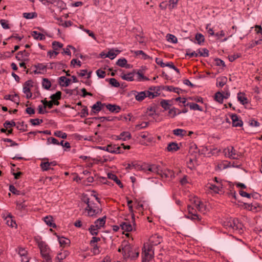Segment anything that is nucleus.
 I'll return each instance as SVG.
<instances>
[{"label":"nucleus","instance_id":"f257e3e1","mask_svg":"<svg viewBox=\"0 0 262 262\" xmlns=\"http://www.w3.org/2000/svg\"><path fill=\"white\" fill-rule=\"evenodd\" d=\"M38 247L40 249V253L42 256L48 261L49 262L52 259L51 255V250L48 245L43 241H40L38 243Z\"/></svg>","mask_w":262,"mask_h":262},{"label":"nucleus","instance_id":"f03ea898","mask_svg":"<svg viewBox=\"0 0 262 262\" xmlns=\"http://www.w3.org/2000/svg\"><path fill=\"white\" fill-rule=\"evenodd\" d=\"M223 225L229 230H238L241 228V224H240L238 220L235 219L230 218L226 221H224Z\"/></svg>","mask_w":262,"mask_h":262},{"label":"nucleus","instance_id":"7ed1b4c3","mask_svg":"<svg viewBox=\"0 0 262 262\" xmlns=\"http://www.w3.org/2000/svg\"><path fill=\"white\" fill-rule=\"evenodd\" d=\"M85 211L88 212V216L93 217L100 214L102 210L93 201H91L90 204L85 208Z\"/></svg>","mask_w":262,"mask_h":262},{"label":"nucleus","instance_id":"20e7f679","mask_svg":"<svg viewBox=\"0 0 262 262\" xmlns=\"http://www.w3.org/2000/svg\"><path fill=\"white\" fill-rule=\"evenodd\" d=\"M226 157L232 159H238L242 156L241 152L235 150L233 146L228 147L224 150Z\"/></svg>","mask_w":262,"mask_h":262},{"label":"nucleus","instance_id":"39448f33","mask_svg":"<svg viewBox=\"0 0 262 262\" xmlns=\"http://www.w3.org/2000/svg\"><path fill=\"white\" fill-rule=\"evenodd\" d=\"M144 250L143 251V259L142 262H148L153 257L154 254L152 247L148 245L147 247L144 246Z\"/></svg>","mask_w":262,"mask_h":262},{"label":"nucleus","instance_id":"423d86ee","mask_svg":"<svg viewBox=\"0 0 262 262\" xmlns=\"http://www.w3.org/2000/svg\"><path fill=\"white\" fill-rule=\"evenodd\" d=\"M123 256L125 258H130L134 254L133 249L127 242L124 241L121 244Z\"/></svg>","mask_w":262,"mask_h":262},{"label":"nucleus","instance_id":"0eeeda50","mask_svg":"<svg viewBox=\"0 0 262 262\" xmlns=\"http://www.w3.org/2000/svg\"><path fill=\"white\" fill-rule=\"evenodd\" d=\"M187 210L188 211V214L187 218L191 219L193 221L198 220V221H201V218L199 215L196 213V209L193 206L192 207L190 205H188Z\"/></svg>","mask_w":262,"mask_h":262},{"label":"nucleus","instance_id":"6e6552de","mask_svg":"<svg viewBox=\"0 0 262 262\" xmlns=\"http://www.w3.org/2000/svg\"><path fill=\"white\" fill-rule=\"evenodd\" d=\"M33 86V82L32 80L26 81L23 85V92L26 94V98L29 99L31 98L32 94L30 91V88Z\"/></svg>","mask_w":262,"mask_h":262},{"label":"nucleus","instance_id":"1a4fd4ad","mask_svg":"<svg viewBox=\"0 0 262 262\" xmlns=\"http://www.w3.org/2000/svg\"><path fill=\"white\" fill-rule=\"evenodd\" d=\"M106 151L116 154L123 153L122 147L117 145H108L106 146Z\"/></svg>","mask_w":262,"mask_h":262},{"label":"nucleus","instance_id":"9d476101","mask_svg":"<svg viewBox=\"0 0 262 262\" xmlns=\"http://www.w3.org/2000/svg\"><path fill=\"white\" fill-rule=\"evenodd\" d=\"M147 169L149 171L157 173V174L161 175V177H163V174H162L163 170L161 169L159 165L155 164L150 165L148 166Z\"/></svg>","mask_w":262,"mask_h":262},{"label":"nucleus","instance_id":"9b49d317","mask_svg":"<svg viewBox=\"0 0 262 262\" xmlns=\"http://www.w3.org/2000/svg\"><path fill=\"white\" fill-rule=\"evenodd\" d=\"M232 126L234 127H241L242 126L243 123L242 120L239 119L238 116L236 114H232L231 116Z\"/></svg>","mask_w":262,"mask_h":262},{"label":"nucleus","instance_id":"f8f14e48","mask_svg":"<svg viewBox=\"0 0 262 262\" xmlns=\"http://www.w3.org/2000/svg\"><path fill=\"white\" fill-rule=\"evenodd\" d=\"M121 229L124 231L130 232L133 229L132 225L129 222L126 221L125 222H122L120 225Z\"/></svg>","mask_w":262,"mask_h":262},{"label":"nucleus","instance_id":"ddd939ff","mask_svg":"<svg viewBox=\"0 0 262 262\" xmlns=\"http://www.w3.org/2000/svg\"><path fill=\"white\" fill-rule=\"evenodd\" d=\"M103 105L104 104L100 101H97L92 106V111L91 113V115H93V113H98L100 112L102 110V107Z\"/></svg>","mask_w":262,"mask_h":262},{"label":"nucleus","instance_id":"4468645a","mask_svg":"<svg viewBox=\"0 0 262 262\" xmlns=\"http://www.w3.org/2000/svg\"><path fill=\"white\" fill-rule=\"evenodd\" d=\"M237 100L243 105L247 104L249 102L247 98L245 96V94L239 92L237 94Z\"/></svg>","mask_w":262,"mask_h":262},{"label":"nucleus","instance_id":"2eb2a0df","mask_svg":"<svg viewBox=\"0 0 262 262\" xmlns=\"http://www.w3.org/2000/svg\"><path fill=\"white\" fill-rule=\"evenodd\" d=\"M106 222V216H103L102 218H99L96 220L94 222V225L97 228L99 229L103 227Z\"/></svg>","mask_w":262,"mask_h":262},{"label":"nucleus","instance_id":"dca6fc26","mask_svg":"<svg viewBox=\"0 0 262 262\" xmlns=\"http://www.w3.org/2000/svg\"><path fill=\"white\" fill-rule=\"evenodd\" d=\"M149 242L152 245H158L161 242V238L158 235L155 234L150 237L149 239Z\"/></svg>","mask_w":262,"mask_h":262},{"label":"nucleus","instance_id":"f3484780","mask_svg":"<svg viewBox=\"0 0 262 262\" xmlns=\"http://www.w3.org/2000/svg\"><path fill=\"white\" fill-rule=\"evenodd\" d=\"M121 78L128 81H133L134 80V73L130 72L127 74L122 73L120 75Z\"/></svg>","mask_w":262,"mask_h":262},{"label":"nucleus","instance_id":"a211bd4d","mask_svg":"<svg viewBox=\"0 0 262 262\" xmlns=\"http://www.w3.org/2000/svg\"><path fill=\"white\" fill-rule=\"evenodd\" d=\"M29 56V53L26 51L25 50H24L23 51H19L17 54V55L16 56V58L18 60H20V58L24 57V58L22 59L23 60H28L27 58Z\"/></svg>","mask_w":262,"mask_h":262},{"label":"nucleus","instance_id":"6ab92c4d","mask_svg":"<svg viewBox=\"0 0 262 262\" xmlns=\"http://www.w3.org/2000/svg\"><path fill=\"white\" fill-rule=\"evenodd\" d=\"M107 177L108 179L114 180L120 187L122 188L123 187V184L116 174L112 173H108Z\"/></svg>","mask_w":262,"mask_h":262},{"label":"nucleus","instance_id":"aec40b11","mask_svg":"<svg viewBox=\"0 0 262 262\" xmlns=\"http://www.w3.org/2000/svg\"><path fill=\"white\" fill-rule=\"evenodd\" d=\"M116 64L120 67H124L127 69L130 68V65L127 64V60L125 58H121L118 60Z\"/></svg>","mask_w":262,"mask_h":262},{"label":"nucleus","instance_id":"412c9836","mask_svg":"<svg viewBox=\"0 0 262 262\" xmlns=\"http://www.w3.org/2000/svg\"><path fill=\"white\" fill-rule=\"evenodd\" d=\"M179 148L180 147L176 142H171L169 143L167 147V150L170 152H175L179 149Z\"/></svg>","mask_w":262,"mask_h":262},{"label":"nucleus","instance_id":"4be33fe9","mask_svg":"<svg viewBox=\"0 0 262 262\" xmlns=\"http://www.w3.org/2000/svg\"><path fill=\"white\" fill-rule=\"evenodd\" d=\"M134 94L135 99L138 101H142L146 98V94L144 91H142L140 92L134 91Z\"/></svg>","mask_w":262,"mask_h":262},{"label":"nucleus","instance_id":"5701e85b","mask_svg":"<svg viewBox=\"0 0 262 262\" xmlns=\"http://www.w3.org/2000/svg\"><path fill=\"white\" fill-rule=\"evenodd\" d=\"M207 188L209 189L213 190L215 193H219L221 189L222 188V184H219L217 186L214 184L209 183L207 185Z\"/></svg>","mask_w":262,"mask_h":262},{"label":"nucleus","instance_id":"b1692460","mask_svg":"<svg viewBox=\"0 0 262 262\" xmlns=\"http://www.w3.org/2000/svg\"><path fill=\"white\" fill-rule=\"evenodd\" d=\"M59 84L62 86H68L69 85L71 80L64 76H61L59 78Z\"/></svg>","mask_w":262,"mask_h":262},{"label":"nucleus","instance_id":"393cba45","mask_svg":"<svg viewBox=\"0 0 262 262\" xmlns=\"http://www.w3.org/2000/svg\"><path fill=\"white\" fill-rule=\"evenodd\" d=\"M106 107L107 110L112 113H118L121 110L119 106L114 104H108L106 105Z\"/></svg>","mask_w":262,"mask_h":262},{"label":"nucleus","instance_id":"a878e982","mask_svg":"<svg viewBox=\"0 0 262 262\" xmlns=\"http://www.w3.org/2000/svg\"><path fill=\"white\" fill-rule=\"evenodd\" d=\"M45 222L50 227L56 228V224L53 223V217L51 216H47L44 217Z\"/></svg>","mask_w":262,"mask_h":262},{"label":"nucleus","instance_id":"bb28decb","mask_svg":"<svg viewBox=\"0 0 262 262\" xmlns=\"http://www.w3.org/2000/svg\"><path fill=\"white\" fill-rule=\"evenodd\" d=\"M32 36L35 39L37 40H42L45 39V36L43 34L36 31H34L32 32Z\"/></svg>","mask_w":262,"mask_h":262},{"label":"nucleus","instance_id":"cd10ccee","mask_svg":"<svg viewBox=\"0 0 262 262\" xmlns=\"http://www.w3.org/2000/svg\"><path fill=\"white\" fill-rule=\"evenodd\" d=\"M185 106H189L191 110L203 111L202 108L196 103L188 102Z\"/></svg>","mask_w":262,"mask_h":262},{"label":"nucleus","instance_id":"c85d7f7f","mask_svg":"<svg viewBox=\"0 0 262 262\" xmlns=\"http://www.w3.org/2000/svg\"><path fill=\"white\" fill-rule=\"evenodd\" d=\"M173 134L177 136L183 137L186 135L187 132L183 129H176L173 130Z\"/></svg>","mask_w":262,"mask_h":262},{"label":"nucleus","instance_id":"c756f323","mask_svg":"<svg viewBox=\"0 0 262 262\" xmlns=\"http://www.w3.org/2000/svg\"><path fill=\"white\" fill-rule=\"evenodd\" d=\"M69 255V252L67 251H64L62 252L59 253L57 257L56 258L59 260L61 261L65 259Z\"/></svg>","mask_w":262,"mask_h":262},{"label":"nucleus","instance_id":"7c9ffc66","mask_svg":"<svg viewBox=\"0 0 262 262\" xmlns=\"http://www.w3.org/2000/svg\"><path fill=\"white\" fill-rule=\"evenodd\" d=\"M131 138L130 134L128 132H122L119 136V139H122L123 140H127Z\"/></svg>","mask_w":262,"mask_h":262},{"label":"nucleus","instance_id":"2f4dec72","mask_svg":"<svg viewBox=\"0 0 262 262\" xmlns=\"http://www.w3.org/2000/svg\"><path fill=\"white\" fill-rule=\"evenodd\" d=\"M27 205L25 204V201L19 202H18L16 203V209L19 210H25L27 209Z\"/></svg>","mask_w":262,"mask_h":262},{"label":"nucleus","instance_id":"473e14b6","mask_svg":"<svg viewBox=\"0 0 262 262\" xmlns=\"http://www.w3.org/2000/svg\"><path fill=\"white\" fill-rule=\"evenodd\" d=\"M135 54L137 56L142 55V58L143 59H152L150 56L146 54L142 50H138L135 51Z\"/></svg>","mask_w":262,"mask_h":262},{"label":"nucleus","instance_id":"72a5a7b5","mask_svg":"<svg viewBox=\"0 0 262 262\" xmlns=\"http://www.w3.org/2000/svg\"><path fill=\"white\" fill-rule=\"evenodd\" d=\"M195 38L199 45H201L204 42L205 40L204 35L201 33H196L195 34Z\"/></svg>","mask_w":262,"mask_h":262},{"label":"nucleus","instance_id":"f704fd0d","mask_svg":"<svg viewBox=\"0 0 262 262\" xmlns=\"http://www.w3.org/2000/svg\"><path fill=\"white\" fill-rule=\"evenodd\" d=\"M42 87L46 90H49L51 86V83L47 78H43L42 82Z\"/></svg>","mask_w":262,"mask_h":262},{"label":"nucleus","instance_id":"c9c22d12","mask_svg":"<svg viewBox=\"0 0 262 262\" xmlns=\"http://www.w3.org/2000/svg\"><path fill=\"white\" fill-rule=\"evenodd\" d=\"M115 52H117V53L120 52V51L118 50H116L114 51L113 50H111L107 53V54L105 55V57H108L111 59H114L117 54L115 53Z\"/></svg>","mask_w":262,"mask_h":262},{"label":"nucleus","instance_id":"e433bc0d","mask_svg":"<svg viewBox=\"0 0 262 262\" xmlns=\"http://www.w3.org/2000/svg\"><path fill=\"white\" fill-rule=\"evenodd\" d=\"M162 174H163L162 178H171L172 176L173 175V172L169 169H166L165 170H163V172H162Z\"/></svg>","mask_w":262,"mask_h":262},{"label":"nucleus","instance_id":"4c0bfd02","mask_svg":"<svg viewBox=\"0 0 262 262\" xmlns=\"http://www.w3.org/2000/svg\"><path fill=\"white\" fill-rule=\"evenodd\" d=\"M169 100H162L160 102V105L165 110H169L170 108V106L171 105L169 104Z\"/></svg>","mask_w":262,"mask_h":262},{"label":"nucleus","instance_id":"58836bf2","mask_svg":"<svg viewBox=\"0 0 262 262\" xmlns=\"http://www.w3.org/2000/svg\"><path fill=\"white\" fill-rule=\"evenodd\" d=\"M226 80L227 79L225 77L218 78L217 79V86L220 87H223L226 84Z\"/></svg>","mask_w":262,"mask_h":262},{"label":"nucleus","instance_id":"ea45409f","mask_svg":"<svg viewBox=\"0 0 262 262\" xmlns=\"http://www.w3.org/2000/svg\"><path fill=\"white\" fill-rule=\"evenodd\" d=\"M57 20L59 21V25L64 27H68L72 25V23L70 20L63 21L61 18H58Z\"/></svg>","mask_w":262,"mask_h":262},{"label":"nucleus","instance_id":"a19ab883","mask_svg":"<svg viewBox=\"0 0 262 262\" xmlns=\"http://www.w3.org/2000/svg\"><path fill=\"white\" fill-rule=\"evenodd\" d=\"M195 208L200 212H202L204 214L205 213L206 206L202 202L197 204Z\"/></svg>","mask_w":262,"mask_h":262},{"label":"nucleus","instance_id":"79ce46f5","mask_svg":"<svg viewBox=\"0 0 262 262\" xmlns=\"http://www.w3.org/2000/svg\"><path fill=\"white\" fill-rule=\"evenodd\" d=\"M98 229L94 225H91L89 228V230L92 235H97L98 233Z\"/></svg>","mask_w":262,"mask_h":262},{"label":"nucleus","instance_id":"37998d69","mask_svg":"<svg viewBox=\"0 0 262 262\" xmlns=\"http://www.w3.org/2000/svg\"><path fill=\"white\" fill-rule=\"evenodd\" d=\"M137 81H141L143 80H148V78L144 76L142 74L141 71L139 70L137 72Z\"/></svg>","mask_w":262,"mask_h":262},{"label":"nucleus","instance_id":"c03bdc74","mask_svg":"<svg viewBox=\"0 0 262 262\" xmlns=\"http://www.w3.org/2000/svg\"><path fill=\"white\" fill-rule=\"evenodd\" d=\"M16 128L22 132H25L27 130V125L24 124V122H18L16 124Z\"/></svg>","mask_w":262,"mask_h":262},{"label":"nucleus","instance_id":"a18cd8bd","mask_svg":"<svg viewBox=\"0 0 262 262\" xmlns=\"http://www.w3.org/2000/svg\"><path fill=\"white\" fill-rule=\"evenodd\" d=\"M58 241L61 246H65L70 243V240L63 237H58Z\"/></svg>","mask_w":262,"mask_h":262},{"label":"nucleus","instance_id":"49530a36","mask_svg":"<svg viewBox=\"0 0 262 262\" xmlns=\"http://www.w3.org/2000/svg\"><path fill=\"white\" fill-rule=\"evenodd\" d=\"M146 94V98L148 97L149 99H152L158 96V93L157 92L154 93L149 91H144Z\"/></svg>","mask_w":262,"mask_h":262},{"label":"nucleus","instance_id":"de8ad7c7","mask_svg":"<svg viewBox=\"0 0 262 262\" xmlns=\"http://www.w3.org/2000/svg\"><path fill=\"white\" fill-rule=\"evenodd\" d=\"M223 94L221 92H217L215 95V100L222 103L223 101Z\"/></svg>","mask_w":262,"mask_h":262},{"label":"nucleus","instance_id":"09e8293b","mask_svg":"<svg viewBox=\"0 0 262 262\" xmlns=\"http://www.w3.org/2000/svg\"><path fill=\"white\" fill-rule=\"evenodd\" d=\"M40 166L43 171H47L51 169L50 165H49V162H41Z\"/></svg>","mask_w":262,"mask_h":262},{"label":"nucleus","instance_id":"8fccbe9b","mask_svg":"<svg viewBox=\"0 0 262 262\" xmlns=\"http://www.w3.org/2000/svg\"><path fill=\"white\" fill-rule=\"evenodd\" d=\"M54 135L58 137L61 138L62 139H66L67 137V135L65 133H63L60 130H57L54 132Z\"/></svg>","mask_w":262,"mask_h":262},{"label":"nucleus","instance_id":"3c124183","mask_svg":"<svg viewBox=\"0 0 262 262\" xmlns=\"http://www.w3.org/2000/svg\"><path fill=\"white\" fill-rule=\"evenodd\" d=\"M61 97V92L60 91L57 92L55 94L50 96L51 100H60Z\"/></svg>","mask_w":262,"mask_h":262},{"label":"nucleus","instance_id":"603ef678","mask_svg":"<svg viewBox=\"0 0 262 262\" xmlns=\"http://www.w3.org/2000/svg\"><path fill=\"white\" fill-rule=\"evenodd\" d=\"M140 168V165L137 164L135 162H132L131 163H128L127 166L126 167L127 169H132L133 168L135 169H139Z\"/></svg>","mask_w":262,"mask_h":262},{"label":"nucleus","instance_id":"864d4df0","mask_svg":"<svg viewBox=\"0 0 262 262\" xmlns=\"http://www.w3.org/2000/svg\"><path fill=\"white\" fill-rule=\"evenodd\" d=\"M167 40L169 42L176 43L178 41L177 37L173 35L168 34L167 35Z\"/></svg>","mask_w":262,"mask_h":262},{"label":"nucleus","instance_id":"5fc2aeb1","mask_svg":"<svg viewBox=\"0 0 262 262\" xmlns=\"http://www.w3.org/2000/svg\"><path fill=\"white\" fill-rule=\"evenodd\" d=\"M89 115L88 109L86 106H83V108L81 110L80 112V117L81 118H85Z\"/></svg>","mask_w":262,"mask_h":262},{"label":"nucleus","instance_id":"6e6d98bb","mask_svg":"<svg viewBox=\"0 0 262 262\" xmlns=\"http://www.w3.org/2000/svg\"><path fill=\"white\" fill-rule=\"evenodd\" d=\"M110 84L115 88H118L120 86V83L115 78H110L109 80Z\"/></svg>","mask_w":262,"mask_h":262},{"label":"nucleus","instance_id":"4d7b16f0","mask_svg":"<svg viewBox=\"0 0 262 262\" xmlns=\"http://www.w3.org/2000/svg\"><path fill=\"white\" fill-rule=\"evenodd\" d=\"M199 54L200 56L203 57H208L209 56V51L206 48L203 49L202 51L200 50H198Z\"/></svg>","mask_w":262,"mask_h":262},{"label":"nucleus","instance_id":"13d9d810","mask_svg":"<svg viewBox=\"0 0 262 262\" xmlns=\"http://www.w3.org/2000/svg\"><path fill=\"white\" fill-rule=\"evenodd\" d=\"M6 220H7V224L9 226L13 227L16 225L15 222L12 219V216H8L6 218Z\"/></svg>","mask_w":262,"mask_h":262},{"label":"nucleus","instance_id":"bf43d9fd","mask_svg":"<svg viewBox=\"0 0 262 262\" xmlns=\"http://www.w3.org/2000/svg\"><path fill=\"white\" fill-rule=\"evenodd\" d=\"M30 122L32 125L35 126L42 123L43 122V120L39 119H31L30 120Z\"/></svg>","mask_w":262,"mask_h":262},{"label":"nucleus","instance_id":"052dcab7","mask_svg":"<svg viewBox=\"0 0 262 262\" xmlns=\"http://www.w3.org/2000/svg\"><path fill=\"white\" fill-rule=\"evenodd\" d=\"M52 45L54 50H57L58 48H60L63 47V45L62 43L56 41H53Z\"/></svg>","mask_w":262,"mask_h":262},{"label":"nucleus","instance_id":"680f3d73","mask_svg":"<svg viewBox=\"0 0 262 262\" xmlns=\"http://www.w3.org/2000/svg\"><path fill=\"white\" fill-rule=\"evenodd\" d=\"M3 125L5 128H9V127L16 126V123L13 121H6L4 123Z\"/></svg>","mask_w":262,"mask_h":262},{"label":"nucleus","instance_id":"e2e57ef3","mask_svg":"<svg viewBox=\"0 0 262 262\" xmlns=\"http://www.w3.org/2000/svg\"><path fill=\"white\" fill-rule=\"evenodd\" d=\"M169 110L168 111V114L172 118L174 117L177 115V114H178L177 111L178 110H177L175 107H173V108H172L171 109H169Z\"/></svg>","mask_w":262,"mask_h":262},{"label":"nucleus","instance_id":"0e129e2a","mask_svg":"<svg viewBox=\"0 0 262 262\" xmlns=\"http://www.w3.org/2000/svg\"><path fill=\"white\" fill-rule=\"evenodd\" d=\"M70 49L75 50V48L74 47L70 46V45H68L66 48L63 49L64 53H65L68 55H71V53L70 52Z\"/></svg>","mask_w":262,"mask_h":262},{"label":"nucleus","instance_id":"69168bd1","mask_svg":"<svg viewBox=\"0 0 262 262\" xmlns=\"http://www.w3.org/2000/svg\"><path fill=\"white\" fill-rule=\"evenodd\" d=\"M27 251L24 248H19L18 250V254L21 258L27 256Z\"/></svg>","mask_w":262,"mask_h":262},{"label":"nucleus","instance_id":"338daca9","mask_svg":"<svg viewBox=\"0 0 262 262\" xmlns=\"http://www.w3.org/2000/svg\"><path fill=\"white\" fill-rule=\"evenodd\" d=\"M47 142L48 143V144L51 143L56 145H59L60 143V142H59L56 139L53 137L49 138L47 140Z\"/></svg>","mask_w":262,"mask_h":262},{"label":"nucleus","instance_id":"774afa93","mask_svg":"<svg viewBox=\"0 0 262 262\" xmlns=\"http://www.w3.org/2000/svg\"><path fill=\"white\" fill-rule=\"evenodd\" d=\"M9 190L11 191L12 193L14 194L19 195L20 194V191L17 190L16 188L12 185H10L9 186Z\"/></svg>","mask_w":262,"mask_h":262}]
</instances>
